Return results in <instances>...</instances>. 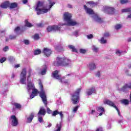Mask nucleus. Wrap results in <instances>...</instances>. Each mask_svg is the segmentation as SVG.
Masks as SVG:
<instances>
[{
    "label": "nucleus",
    "mask_w": 131,
    "mask_h": 131,
    "mask_svg": "<svg viewBox=\"0 0 131 131\" xmlns=\"http://www.w3.org/2000/svg\"><path fill=\"white\" fill-rule=\"evenodd\" d=\"M85 52H86L85 49H80V53H81V54H84Z\"/></svg>",
    "instance_id": "41"
},
{
    "label": "nucleus",
    "mask_w": 131,
    "mask_h": 131,
    "mask_svg": "<svg viewBox=\"0 0 131 131\" xmlns=\"http://www.w3.org/2000/svg\"><path fill=\"white\" fill-rule=\"evenodd\" d=\"M100 41V43H106L107 42V40L104 37H102Z\"/></svg>",
    "instance_id": "33"
},
{
    "label": "nucleus",
    "mask_w": 131,
    "mask_h": 131,
    "mask_svg": "<svg viewBox=\"0 0 131 131\" xmlns=\"http://www.w3.org/2000/svg\"><path fill=\"white\" fill-rule=\"evenodd\" d=\"M17 7V3H13L10 4L9 3V7L10 9H14V8H16Z\"/></svg>",
    "instance_id": "25"
},
{
    "label": "nucleus",
    "mask_w": 131,
    "mask_h": 131,
    "mask_svg": "<svg viewBox=\"0 0 131 131\" xmlns=\"http://www.w3.org/2000/svg\"><path fill=\"white\" fill-rule=\"evenodd\" d=\"M58 114H59L61 119H63V116H64V115H63V113H62V112H59V113H58Z\"/></svg>",
    "instance_id": "44"
},
{
    "label": "nucleus",
    "mask_w": 131,
    "mask_h": 131,
    "mask_svg": "<svg viewBox=\"0 0 131 131\" xmlns=\"http://www.w3.org/2000/svg\"><path fill=\"white\" fill-rule=\"evenodd\" d=\"M69 49L72 50V51L73 52H75V53L77 52V50H76V49H75V47H74V46H73L72 45H70V46H69Z\"/></svg>",
    "instance_id": "26"
},
{
    "label": "nucleus",
    "mask_w": 131,
    "mask_h": 131,
    "mask_svg": "<svg viewBox=\"0 0 131 131\" xmlns=\"http://www.w3.org/2000/svg\"><path fill=\"white\" fill-rule=\"evenodd\" d=\"M41 53V51L39 49H37L34 51V55H39Z\"/></svg>",
    "instance_id": "31"
},
{
    "label": "nucleus",
    "mask_w": 131,
    "mask_h": 131,
    "mask_svg": "<svg viewBox=\"0 0 131 131\" xmlns=\"http://www.w3.org/2000/svg\"><path fill=\"white\" fill-rule=\"evenodd\" d=\"M53 64L54 66H61V61L58 60L57 58L56 60L54 62Z\"/></svg>",
    "instance_id": "23"
},
{
    "label": "nucleus",
    "mask_w": 131,
    "mask_h": 131,
    "mask_svg": "<svg viewBox=\"0 0 131 131\" xmlns=\"http://www.w3.org/2000/svg\"><path fill=\"white\" fill-rule=\"evenodd\" d=\"M97 111L98 112H99V116H102L103 115V113H105V109H104V107L102 106H99L97 108Z\"/></svg>",
    "instance_id": "17"
},
{
    "label": "nucleus",
    "mask_w": 131,
    "mask_h": 131,
    "mask_svg": "<svg viewBox=\"0 0 131 131\" xmlns=\"http://www.w3.org/2000/svg\"><path fill=\"white\" fill-rule=\"evenodd\" d=\"M62 127V122H60L59 124H57L56 128H57L55 131H60L61 130V128Z\"/></svg>",
    "instance_id": "24"
},
{
    "label": "nucleus",
    "mask_w": 131,
    "mask_h": 131,
    "mask_svg": "<svg viewBox=\"0 0 131 131\" xmlns=\"http://www.w3.org/2000/svg\"><path fill=\"white\" fill-rule=\"evenodd\" d=\"M96 93V89H95V87H92L91 88L87 90L86 91V94L88 96H91L93 95V94Z\"/></svg>",
    "instance_id": "13"
},
{
    "label": "nucleus",
    "mask_w": 131,
    "mask_h": 131,
    "mask_svg": "<svg viewBox=\"0 0 131 131\" xmlns=\"http://www.w3.org/2000/svg\"><path fill=\"white\" fill-rule=\"evenodd\" d=\"M77 110H78V106H76L75 107H74L73 109V112H74V113H75V112H76V111H77Z\"/></svg>",
    "instance_id": "37"
},
{
    "label": "nucleus",
    "mask_w": 131,
    "mask_h": 131,
    "mask_svg": "<svg viewBox=\"0 0 131 131\" xmlns=\"http://www.w3.org/2000/svg\"><path fill=\"white\" fill-rule=\"evenodd\" d=\"M121 53H122V51L119 50H117L116 52V55H117L118 56H120V55H121Z\"/></svg>",
    "instance_id": "35"
},
{
    "label": "nucleus",
    "mask_w": 131,
    "mask_h": 131,
    "mask_svg": "<svg viewBox=\"0 0 131 131\" xmlns=\"http://www.w3.org/2000/svg\"><path fill=\"white\" fill-rule=\"evenodd\" d=\"M120 103L121 104L126 106L129 104V101L127 99H122L120 100Z\"/></svg>",
    "instance_id": "19"
},
{
    "label": "nucleus",
    "mask_w": 131,
    "mask_h": 131,
    "mask_svg": "<svg viewBox=\"0 0 131 131\" xmlns=\"http://www.w3.org/2000/svg\"><path fill=\"white\" fill-rule=\"evenodd\" d=\"M33 38L34 40H37V39H39V35L38 34H35L33 36Z\"/></svg>",
    "instance_id": "28"
},
{
    "label": "nucleus",
    "mask_w": 131,
    "mask_h": 131,
    "mask_svg": "<svg viewBox=\"0 0 131 131\" xmlns=\"http://www.w3.org/2000/svg\"><path fill=\"white\" fill-rule=\"evenodd\" d=\"M128 41H131V38L128 39Z\"/></svg>",
    "instance_id": "61"
},
{
    "label": "nucleus",
    "mask_w": 131,
    "mask_h": 131,
    "mask_svg": "<svg viewBox=\"0 0 131 131\" xmlns=\"http://www.w3.org/2000/svg\"><path fill=\"white\" fill-rule=\"evenodd\" d=\"M121 27H122V25L121 24H117L115 26V29H116V30H118V29H120V28H121Z\"/></svg>",
    "instance_id": "29"
},
{
    "label": "nucleus",
    "mask_w": 131,
    "mask_h": 131,
    "mask_svg": "<svg viewBox=\"0 0 131 131\" xmlns=\"http://www.w3.org/2000/svg\"><path fill=\"white\" fill-rule=\"evenodd\" d=\"M131 89V87L128 84H124L121 88L119 89L120 92H123V93H127V91Z\"/></svg>",
    "instance_id": "12"
},
{
    "label": "nucleus",
    "mask_w": 131,
    "mask_h": 131,
    "mask_svg": "<svg viewBox=\"0 0 131 131\" xmlns=\"http://www.w3.org/2000/svg\"><path fill=\"white\" fill-rule=\"evenodd\" d=\"M61 82L62 83H68V80L64 79V78L61 79Z\"/></svg>",
    "instance_id": "36"
},
{
    "label": "nucleus",
    "mask_w": 131,
    "mask_h": 131,
    "mask_svg": "<svg viewBox=\"0 0 131 131\" xmlns=\"http://www.w3.org/2000/svg\"><path fill=\"white\" fill-rule=\"evenodd\" d=\"M96 75H97V76H100V75H101V74L100 73V72H98L97 73V74H96Z\"/></svg>",
    "instance_id": "53"
},
{
    "label": "nucleus",
    "mask_w": 131,
    "mask_h": 131,
    "mask_svg": "<svg viewBox=\"0 0 131 131\" xmlns=\"http://www.w3.org/2000/svg\"><path fill=\"white\" fill-rule=\"evenodd\" d=\"M57 114H59V112L57 111H55L53 112L52 116H56V115H57Z\"/></svg>",
    "instance_id": "38"
},
{
    "label": "nucleus",
    "mask_w": 131,
    "mask_h": 131,
    "mask_svg": "<svg viewBox=\"0 0 131 131\" xmlns=\"http://www.w3.org/2000/svg\"><path fill=\"white\" fill-rule=\"evenodd\" d=\"M34 117V114L33 113L31 114L30 116L27 118V122H31L33 117Z\"/></svg>",
    "instance_id": "22"
},
{
    "label": "nucleus",
    "mask_w": 131,
    "mask_h": 131,
    "mask_svg": "<svg viewBox=\"0 0 131 131\" xmlns=\"http://www.w3.org/2000/svg\"><path fill=\"white\" fill-rule=\"evenodd\" d=\"M13 106H14V107H16L17 109H20V108H21V104L19 103H14L13 104Z\"/></svg>",
    "instance_id": "32"
},
{
    "label": "nucleus",
    "mask_w": 131,
    "mask_h": 131,
    "mask_svg": "<svg viewBox=\"0 0 131 131\" xmlns=\"http://www.w3.org/2000/svg\"><path fill=\"white\" fill-rule=\"evenodd\" d=\"M10 6V3L9 2H6L4 3H2L1 5V7L3 9H7Z\"/></svg>",
    "instance_id": "18"
},
{
    "label": "nucleus",
    "mask_w": 131,
    "mask_h": 131,
    "mask_svg": "<svg viewBox=\"0 0 131 131\" xmlns=\"http://www.w3.org/2000/svg\"><path fill=\"white\" fill-rule=\"evenodd\" d=\"M96 131H103V130L102 129V128H97Z\"/></svg>",
    "instance_id": "54"
},
{
    "label": "nucleus",
    "mask_w": 131,
    "mask_h": 131,
    "mask_svg": "<svg viewBox=\"0 0 131 131\" xmlns=\"http://www.w3.org/2000/svg\"><path fill=\"white\" fill-rule=\"evenodd\" d=\"M103 103L104 104H106L107 105H108L109 106L115 108V109H116V110L117 111L118 115L120 116V113L119 112V110H118V108H117V107L116 106V105H115L113 102L109 100L106 99L104 100Z\"/></svg>",
    "instance_id": "8"
},
{
    "label": "nucleus",
    "mask_w": 131,
    "mask_h": 131,
    "mask_svg": "<svg viewBox=\"0 0 131 131\" xmlns=\"http://www.w3.org/2000/svg\"><path fill=\"white\" fill-rule=\"evenodd\" d=\"M38 26H39V27H42V24H39L38 25Z\"/></svg>",
    "instance_id": "59"
},
{
    "label": "nucleus",
    "mask_w": 131,
    "mask_h": 131,
    "mask_svg": "<svg viewBox=\"0 0 131 131\" xmlns=\"http://www.w3.org/2000/svg\"><path fill=\"white\" fill-rule=\"evenodd\" d=\"M51 126H52V124L49 123L47 127H51Z\"/></svg>",
    "instance_id": "57"
},
{
    "label": "nucleus",
    "mask_w": 131,
    "mask_h": 131,
    "mask_svg": "<svg viewBox=\"0 0 131 131\" xmlns=\"http://www.w3.org/2000/svg\"><path fill=\"white\" fill-rule=\"evenodd\" d=\"M41 115H46V110L43 107H41L38 113V121L40 122H43V120L42 119V116H41Z\"/></svg>",
    "instance_id": "9"
},
{
    "label": "nucleus",
    "mask_w": 131,
    "mask_h": 131,
    "mask_svg": "<svg viewBox=\"0 0 131 131\" xmlns=\"http://www.w3.org/2000/svg\"><path fill=\"white\" fill-rule=\"evenodd\" d=\"M104 36L105 37H107L109 36V33H105L104 35Z\"/></svg>",
    "instance_id": "51"
},
{
    "label": "nucleus",
    "mask_w": 131,
    "mask_h": 131,
    "mask_svg": "<svg viewBox=\"0 0 131 131\" xmlns=\"http://www.w3.org/2000/svg\"><path fill=\"white\" fill-rule=\"evenodd\" d=\"M43 53L47 57H49V56H51V54H52V50L49 48H44Z\"/></svg>",
    "instance_id": "16"
},
{
    "label": "nucleus",
    "mask_w": 131,
    "mask_h": 131,
    "mask_svg": "<svg viewBox=\"0 0 131 131\" xmlns=\"http://www.w3.org/2000/svg\"><path fill=\"white\" fill-rule=\"evenodd\" d=\"M18 67H20V64H16L15 66V68H18Z\"/></svg>",
    "instance_id": "55"
},
{
    "label": "nucleus",
    "mask_w": 131,
    "mask_h": 131,
    "mask_svg": "<svg viewBox=\"0 0 131 131\" xmlns=\"http://www.w3.org/2000/svg\"><path fill=\"white\" fill-rule=\"evenodd\" d=\"M70 8H71V6H70Z\"/></svg>",
    "instance_id": "62"
},
{
    "label": "nucleus",
    "mask_w": 131,
    "mask_h": 131,
    "mask_svg": "<svg viewBox=\"0 0 131 131\" xmlns=\"http://www.w3.org/2000/svg\"><path fill=\"white\" fill-rule=\"evenodd\" d=\"M19 31H20V27H16L14 30L15 32H18Z\"/></svg>",
    "instance_id": "46"
},
{
    "label": "nucleus",
    "mask_w": 131,
    "mask_h": 131,
    "mask_svg": "<svg viewBox=\"0 0 131 131\" xmlns=\"http://www.w3.org/2000/svg\"><path fill=\"white\" fill-rule=\"evenodd\" d=\"M8 59L10 62H12V61H15V58H14V57L12 56L9 57Z\"/></svg>",
    "instance_id": "40"
},
{
    "label": "nucleus",
    "mask_w": 131,
    "mask_h": 131,
    "mask_svg": "<svg viewBox=\"0 0 131 131\" xmlns=\"http://www.w3.org/2000/svg\"><path fill=\"white\" fill-rule=\"evenodd\" d=\"M24 42L25 45H29V41L28 40H25Z\"/></svg>",
    "instance_id": "49"
},
{
    "label": "nucleus",
    "mask_w": 131,
    "mask_h": 131,
    "mask_svg": "<svg viewBox=\"0 0 131 131\" xmlns=\"http://www.w3.org/2000/svg\"><path fill=\"white\" fill-rule=\"evenodd\" d=\"M130 11V9L129 8L128 9H123L122 10V12H129Z\"/></svg>",
    "instance_id": "45"
},
{
    "label": "nucleus",
    "mask_w": 131,
    "mask_h": 131,
    "mask_svg": "<svg viewBox=\"0 0 131 131\" xmlns=\"http://www.w3.org/2000/svg\"><path fill=\"white\" fill-rule=\"evenodd\" d=\"M26 23V26L27 27H32L33 26V25L31 24L30 23H29L27 20H25Z\"/></svg>",
    "instance_id": "27"
},
{
    "label": "nucleus",
    "mask_w": 131,
    "mask_h": 131,
    "mask_svg": "<svg viewBox=\"0 0 131 131\" xmlns=\"http://www.w3.org/2000/svg\"><path fill=\"white\" fill-rule=\"evenodd\" d=\"M20 82L22 84H26L27 81L26 80V69L23 70L20 75Z\"/></svg>",
    "instance_id": "7"
},
{
    "label": "nucleus",
    "mask_w": 131,
    "mask_h": 131,
    "mask_svg": "<svg viewBox=\"0 0 131 131\" xmlns=\"http://www.w3.org/2000/svg\"><path fill=\"white\" fill-rule=\"evenodd\" d=\"M127 18L131 19V14L127 16Z\"/></svg>",
    "instance_id": "58"
},
{
    "label": "nucleus",
    "mask_w": 131,
    "mask_h": 131,
    "mask_svg": "<svg viewBox=\"0 0 131 131\" xmlns=\"http://www.w3.org/2000/svg\"><path fill=\"white\" fill-rule=\"evenodd\" d=\"M23 4H27V0H24L23 1Z\"/></svg>",
    "instance_id": "56"
},
{
    "label": "nucleus",
    "mask_w": 131,
    "mask_h": 131,
    "mask_svg": "<svg viewBox=\"0 0 131 131\" xmlns=\"http://www.w3.org/2000/svg\"><path fill=\"white\" fill-rule=\"evenodd\" d=\"M92 50H93V51L94 52H98V51H99V48H98V47H96L95 46H92Z\"/></svg>",
    "instance_id": "30"
},
{
    "label": "nucleus",
    "mask_w": 131,
    "mask_h": 131,
    "mask_svg": "<svg viewBox=\"0 0 131 131\" xmlns=\"http://www.w3.org/2000/svg\"><path fill=\"white\" fill-rule=\"evenodd\" d=\"M8 50H9V47H8V46H6V47L3 49L4 52H7V51H8Z\"/></svg>",
    "instance_id": "47"
},
{
    "label": "nucleus",
    "mask_w": 131,
    "mask_h": 131,
    "mask_svg": "<svg viewBox=\"0 0 131 131\" xmlns=\"http://www.w3.org/2000/svg\"><path fill=\"white\" fill-rule=\"evenodd\" d=\"M55 5L54 2H50L49 6L46 7L43 6V2H39L37 4V6L35 8V11L37 12V15H40V14H45V13H48L50 10V9Z\"/></svg>",
    "instance_id": "2"
},
{
    "label": "nucleus",
    "mask_w": 131,
    "mask_h": 131,
    "mask_svg": "<svg viewBox=\"0 0 131 131\" xmlns=\"http://www.w3.org/2000/svg\"><path fill=\"white\" fill-rule=\"evenodd\" d=\"M0 14H1V12H0Z\"/></svg>",
    "instance_id": "63"
},
{
    "label": "nucleus",
    "mask_w": 131,
    "mask_h": 131,
    "mask_svg": "<svg viewBox=\"0 0 131 131\" xmlns=\"http://www.w3.org/2000/svg\"><path fill=\"white\" fill-rule=\"evenodd\" d=\"M47 31L50 32L51 31H54L56 30H60V25L59 26H49L47 28Z\"/></svg>",
    "instance_id": "10"
},
{
    "label": "nucleus",
    "mask_w": 131,
    "mask_h": 131,
    "mask_svg": "<svg viewBox=\"0 0 131 131\" xmlns=\"http://www.w3.org/2000/svg\"><path fill=\"white\" fill-rule=\"evenodd\" d=\"M91 114H96V111L95 110H92L91 112Z\"/></svg>",
    "instance_id": "52"
},
{
    "label": "nucleus",
    "mask_w": 131,
    "mask_h": 131,
    "mask_svg": "<svg viewBox=\"0 0 131 131\" xmlns=\"http://www.w3.org/2000/svg\"><path fill=\"white\" fill-rule=\"evenodd\" d=\"M81 91V88H79L72 95L71 100L73 104H77L79 102V93Z\"/></svg>",
    "instance_id": "5"
},
{
    "label": "nucleus",
    "mask_w": 131,
    "mask_h": 131,
    "mask_svg": "<svg viewBox=\"0 0 131 131\" xmlns=\"http://www.w3.org/2000/svg\"><path fill=\"white\" fill-rule=\"evenodd\" d=\"M31 72H32V70L30 69L29 70L28 76H27V81H28V85H27V90L28 92H30L32 91V94L30 95V99H33L34 97L37 96V94L39 93V96L40 98L42 99V101L43 103L45 104V106H47V95H46V93H45V91L42 89L43 86L41 82L39 83V85L40 86V92H38L37 90L35 89L34 86V84L32 83L31 81H29V78L31 75Z\"/></svg>",
    "instance_id": "1"
},
{
    "label": "nucleus",
    "mask_w": 131,
    "mask_h": 131,
    "mask_svg": "<svg viewBox=\"0 0 131 131\" xmlns=\"http://www.w3.org/2000/svg\"><path fill=\"white\" fill-rule=\"evenodd\" d=\"M9 38L10 39H15L16 38V36L11 35L9 36Z\"/></svg>",
    "instance_id": "48"
},
{
    "label": "nucleus",
    "mask_w": 131,
    "mask_h": 131,
    "mask_svg": "<svg viewBox=\"0 0 131 131\" xmlns=\"http://www.w3.org/2000/svg\"><path fill=\"white\" fill-rule=\"evenodd\" d=\"M11 77L12 78H14V77H15V75L14 74H12Z\"/></svg>",
    "instance_id": "60"
},
{
    "label": "nucleus",
    "mask_w": 131,
    "mask_h": 131,
    "mask_svg": "<svg viewBox=\"0 0 131 131\" xmlns=\"http://www.w3.org/2000/svg\"><path fill=\"white\" fill-rule=\"evenodd\" d=\"M47 73V66H44L43 68L41 69V71L39 72V73L41 74V75H45Z\"/></svg>",
    "instance_id": "21"
},
{
    "label": "nucleus",
    "mask_w": 131,
    "mask_h": 131,
    "mask_svg": "<svg viewBox=\"0 0 131 131\" xmlns=\"http://www.w3.org/2000/svg\"><path fill=\"white\" fill-rule=\"evenodd\" d=\"M87 4L90 5L91 7H94V6H96V3H94L92 1L88 2Z\"/></svg>",
    "instance_id": "34"
},
{
    "label": "nucleus",
    "mask_w": 131,
    "mask_h": 131,
    "mask_svg": "<svg viewBox=\"0 0 131 131\" xmlns=\"http://www.w3.org/2000/svg\"><path fill=\"white\" fill-rule=\"evenodd\" d=\"M87 66L89 69H90L91 71L95 70V69L97 68V64H96L95 62H90L88 64Z\"/></svg>",
    "instance_id": "15"
},
{
    "label": "nucleus",
    "mask_w": 131,
    "mask_h": 131,
    "mask_svg": "<svg viewBox=\"0 0 131 131\" xmlns=\"http://www.w3.org/2000/svg\"><path fill=\"white\" fill-rule=\"evenodd\" d=\"M6 60H7V58L5 57H3L1 59H0V62L1 63H4V62H5Z\"/></svg>",
    "instance_id": "42"
},
{
    "label": "nucleus",
    "mask_w": 131,
    "mask_h": 131,
    "mask_svg": "<svg viewBox=\"0 0 131 131\" xmlns=\"http://www.w3.org/2000/svg\"><path fill=\"white\" fill-rule=\"evenodd\" d=\"M120 3H121V4H126V3H128V0H121Z\"/></svg>",
    "instance_id": "39"
},
{
    "label": "nucleus",
    "mask_w": 131,
    "mask_h": 131,
    "mask_svg": "<svg viewBox=\"0 0 131 131\" xmlns=\"http://www.w3.org/2000/svg\"><path fill=\"white\" fill-rule=\"evenodd\" d=\"M72 14L69 12H65L63 14V20L65 21L64 24H62L61 25H68L69 26H75L77 25L78 23L76 21L71 19Z\"/></svg>",
    "instance_id": "3"
},
{
    "label": "nucleus",
    "mask_w": 131,
    "mask_h": 131,
    "mask_svg": "<svg viewBox=\"0 0 131 131\" xmlns=\"http://www.w3.org/2000/svg\"><path fill=\"white\" fill-rule=\"evenodd\" d=\"M105 11H108L109 14H114V8L112 7H106Z\"/></svg>",
    "instance_id": "20"
},
{
    "label": "nucleus",
    "mask_w": 131,
    "mask_h": 131,
    "mask_svg": "<svg viewBox=\"0 0 131 131\" xmlns=\"http://www.w3.org/2000/svg\"><path fill=\"white\" fill-rule=\"evenodd\" d=\"M57 60L60 61L61 66H72L71 60L66 57L60 58L57 57Z\"/></svg>",
    "instance_id": "6"
},
{
    "label": "nucleus",
    "mask_w": 131,
    "mask_h": 131,
    "mask_svg": "<svg viewBox=\"0 0 131 131\" xmlns=\"http://www.w3.org/2000/svg\"><path fill=\"white\" fill-rule=\"evenodd\" d=\"M84 8L87 13L89 15H92V18L96 21V22H98L99 23H102V19L99 17V15L97 14V13H94V10L91 8H88L86 6L84 5Z\"/></svg>",
    "instance_id": "4"
},
{
    "label": "nucleus",
    "mask_w": 131,
    "mask_h": 131,
    "mask_svg": "<svg viewBox=\"0 0 131 131\" xmlns=\"http://www.w3.org/2000/svg\"><path fill=\"white\" fill-rule=\"evenodd\" d=\"M47 113L49 114H51V113H52V111L51 110H50L49 108H47Z\"/></svg>",
    "instance_id": "50"
},
{
    "label": "nucleus",
    "mask_w": 131,
    "mask_h": 131,
    "mask_svg": "<svg viewBox=\"0 0 131 131\" xmlns=\"http://www.w3.org/2000/svg\"><path fill=\"white\" fill-rule=\"evenodd\" d=\"M93 37H94L93 34H90L89 35H87V38H88V39H91V38H93Z\"/></svg>",
    "instance_id": "43"
},
{
    "label": "nucleus",
    "mask_w": 131,
    "mask_h": 131,
    "mask_svg": "<svg viewBox=\"0 0 131 131\" xmlns=\"http://www.w3.org/2000/svg\"><path fill=\"white\" fill-rule=\"evenodd\" d=\"M52 77L54 78H56V79H61V76L59 75V71L56 70L53 72L52 73Z\"/></svg>",
    "instance_id": "14"
},
{
    "label": "nucleus",
    "mask_w": 131,
    "mask_h": 131,
    "mask_svg": "<svg viewBox=\"0 0 131 131\" xmlns=\"http://www.w3.org/2000/svg\"><path fill=\"white\" fill-rule=\"evenodd\" d=\"M10 121L11 122L13 126H16V125H18V120L17 119V118H16V116H12L10 118Z\"/></svg>",
    "instance_id": "11"
}]
</instances>
